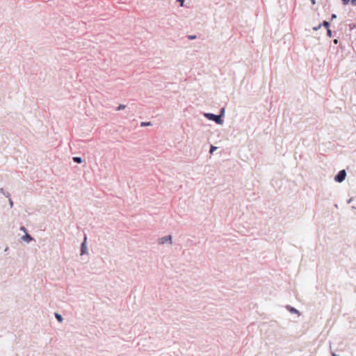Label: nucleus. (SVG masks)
Segmentation results:
<instances>
[{
    "label": "nucleus",
    "instance_id": "f257e3e1",
    "mask_svg": "<svg viewBox=\"0 0 356 356\" xmlns=\"http://www.w3.org/2000/svg\"><path fill=\"white\" fill-rule=\"evenodd\" d=\"M204 116L208 120H213L218 124H222L223 123V120L221 119V115L207 113H204Z\"/></svg>",
    "mask_w": 356,
    "mask_h": 356
},
{
    "label": "nucleus",
    "instance_id": "f03ea898",
    "mask_svg": "<svg viewBox=\"0 0 356 356\" xmlns=\"http://www.w3.org/2000/svg\"><path fill=\"white\" fill-rule=\"evenodd\" d=\"M346 177V172L345 170H340L334 177V181L338 183L343 181Z\"/></svg>",
    "mask_w": 356,
    "mask_h": 356
},
{
    "label": "nucleus",
    "instance_id": "7ed1b4c3",
    "mask_svg": "<svg viewBox=\"0 0 356 356\" xmlns=\"http://www.w3.org/2000/svg\"><path fill=\"white\" fill-rule=\"evenodd\" d=\"M88 253V246H87V236L85 234L83 241L81 245V255H83Z\"/></svg>",
    "mask_w": 356,
    "mask_h": 356
},
{
    "label": "nucleus",
    "instance_id": "20e7f679",
    "mask_svg": "<svg viewBox=\"0 0 356 356\" xmlns=\"http://www.w3.org/2000/svg\"><path fill=\"white\" fill-rule=\"evenodd\" d=\"M158 243L161 245L167 243H169L170 244H171L172 243V236L170 235H167V236H163L161 238H159L158 240Z\"/></svg>",
    "mask_w": 356,
    "mask_h": 356
},
{
    "label": "nucleus",
    "instance_id": "39448f33",
    "mask_svg": "<svg viewBox=\"0 0 356 356\" xmlns=\"http://www.w3.org/2000/svg\"><path fill=\"white\" fill-rule=\"evenodd\" d=\"M286 309L291 314H296L300 316V312L298 309L289 305L286 306Z\"/></svg>",
    "mask_w": 356,
    "mask_h": 356
},
{
    "label": "nucleus",
    "instance_id": "423d86ee",
    "mask_svg": "<svg viewBox=\"0 0 356 356\" xmlns=\"http://www.w3.org/2000/svg\"><path fill=\"white\" fill-rule=\"evenodd\" d=\"M22 239L26 242H30L33 240V237L27 233L22 237Z\"/></svg>",
    "mask_w": 356,
    "mask_h": 356
},
{
    "label": "nucleus",
    "instance_id": "0eeeda50",
    "mask_svg": "<svg viewBox=\"0 0 356 356\" xmlns=\"http://www.w3.org/2000/svg\"><path fill=\"white\" fill-rule=\"evenodd\" d=\"M54 316H55L56 318L58 320V322H60V323L63 322V316L60 314L55 313Z\"/></svg>",
    "mask_w": 356,
    "mask_h": 356
},
{
    "label": "nucleus",
    "instance_id": "6e6552de",
    "mask_svg": "<svg viewBox=\"0 0 356 356\" xmlns=\"http://www.w3.org/2000/svg\"><path fill=\"white\" fill-rule=\"evenodd\" d=\"M73 161L77 163H81L83 162V159L80 156L73 157Z\"/></svg>",
    "mask_w": 356,
    "mask_h": 356
},
{
    "label": "nucleus",
    "instance_id": "1a4fd4ad",
    "mask_svg": "<svg viewBox=\"0 0 356 356\" xmlns=\"http://www.w3.org/2000/svg\"><path fill=\"white\" fill-rule=\"evenodd\" d=\"M0 193H2L6 197H10V193L6 191L3 188H0Z\"/></svg>",
    "mask_w": 356,
    "mask_h": 356
},
{
    "label": "nucleus",
    "instance_id": "9d476101",
    "mask_svg": "<svg viewBox=\"0 0 356 356\" xmlns=\"http://www.w3.org/2000/svg\"><path fill=\"white\" fill-rule=\"evenodd\" d=\"M330 22H327V21H324L323 22V24H321V26H323L324 27H325L327 29H329V27H330Z\"/></svg>",
    "mask_w": 356,
    "mask_h": 356
},
{
    "label": "nucleus",
    "instance_id": "9b49d317",
    "mask_svg": "<svg viewBox=\"0 0 356 356\" xmlns=\"http://www.w3.org/2000/svg\"><path fill=\"white\" fill-rule=\"evenodd\" d=\"M152 123L150 122H142L140 123L141 127H146V126H150Z\"/></svg>",
    "mask_w": 356,
    "mask_h": 356
},
{
    "label": "nucleus",
    "instance_id": "f8f14e48",
    "mask_svg": "<svg viewBox=\"0 0 356 356\" xmlns=\"http://www.w3.org/2000/svg\"><path fill=\"white\" fill-rule=\"evenodd\" d=\"M126 108V105L124 104H120L118 108H116L117 111H121Z\"/></svg>",
    "mask_w": 356,
    "mask_h": 356
},
{
    "label": "nucleus",
    "instance_id": "ddd939ff",
    "mask_svg": "<svg viewBox=\"0 0 356 356\" xmlns=\"http://www.w3.org/2000/svg\"><path fill=\"white\" fill-rule=\"evenodd\" d=\"M216 149H217V147L213 146V145H211L209 152H210L211 154H213V152H214Z\"/></svg>",
    "mask_w": 356,
    "mask_h": 356
},
{
    "label": "nucleus",
    "instance_id": "4468645a",
    "mask_svg": "<svg viewBox=\"0 0 356 356\" xmlns=\"http://www.w3.org/2000/svg\"><path fill=\"white\" fill-rule=\"evenodd\" d=\"M225 115V108H221L220 111V114L218 115H221V118L224 116Z\"/></svg>",
    "mask_w": 356,
    "mask_h": 356
},
{
    "label": "nucleus",
    "instance_id": "2eb2a0df",
    "mask_svg": "<svg viewBox=\"0 0 356 356\" xmlns=\"http://www.w3.org/2000/svg\"><path fill=\"white\" fill-rule=\"evenodd\" d=\"M8 202H9V205H10V207H13V200H12V199H11L10 196L9 197H8Z\"/></svg>",
    "mask_w": 356,
    "mask_h": 356
},
{
    "label": "nucleus",
    "instance_id": "dca6fc26",
    "mask_svg": "<svg viewBox=\"0 0 356 356\" xmlns=\"http://www.w3.org/2000/svg\"><path fill=\"white\" fill-rule=\"evenodd\" d=\"M327 35L329 38L332 37V31L330 29H327Z\"/></svg>",
    "mask_w": 356,
    "mask_h": 356
},
{
    "label": "nucleus",
    "instance_id": "f3484780",
    "mask_svg": "<svg viewBox=\"0 0 356 356\" xmlns=\"http://www.w3.org/2000/svg\"><path fill=\"white\" fill-rule=\"evenodd\" d=\"M321 27V24H318L317 26L313 27L314 31H318Z\"/></svg>",
    "mask_w": 356,
    "mask_h": 356
},
{
    "label": "nucleus",
    "instance_id": "a211bd4d",
    "mask_svg": "<svg viewBox=\"0 0 356 356\" xmlns=\"http://www.w3.org/2000/svg\"><path fill=\"white\" fill-rule=\"evenodd\" d=\"M342 2L344 5L348 4L350 2H351V0H342Z\"/></svg>",
    "mask_w": 356,
    "mask_h": 356
},
{
    "label": "nucleus",
    "instance_id": "6ab92c4d",
    "mask_svg": "<svg viewBox=\"0 0 356 356\" xmlns=\"http://www.w3.org/2000/svg\"><path fill=\"white\" fill-rule=\"evenodd\" d=\"M188 38L189 40H194L196 38V35H188Z\"/></svg>",
    "mask_w": 356,
    "mask_h": 356
},
{
    "label": "nucleus",
    "instance_id": "aec40b11",
    "mask_svg": "<svg viewBox=\"0 0 356 356\" xmlns=\"http://www.w3.org/2000/svg\"><path fill=\"white\" fill-rule=\"evenodd\" d=\"M20 229H21L22 231L24 232H26V229L24 227H22L20 228Z\"/></svg>",
    "mask_w": 356,
    "mask_h": 356
},
{
    "label": "nucleus",
    "instance_id": "412c9836",
    "mask_svg": "<svg viewBox=\"0 0 356 356\" xmlns=\"http://www.w3.org/2000/svg\"><path fill=\"white\" fill-rule=\"evenodd\" d=\"M351 3L353 5H356V0H351Z\"/></svg>",
    "mask_w": 356,
    "mask_h": 356
},
{
    "label": "nucleus",
    "instance_id": "4be33fe9",
    "mask_svg": "<svg viewBox=\"0 0 356 356\" xmlns=\"http://www.w3.org/2000/svg\"><path fill=\"white\" fill-rule=\"evenodd\" d=\"M336 17H337V15L335 14H332V17H331L332 19H334Z\"/></svg>",
    "mask_w": 356,
    "mask_h": 356
},
{
    "label": "nucleus",
    "instance_id": "5701e85b",
    "mask_svg": "<svg viewBox=\"0 0 356 356\" xmlns=\"http://www.w3.org/2000/svg\"><path fill=\"white\" fill-rule=\"evenodd\" d=\"M334 44H337L338 43V40L337 39L334 40Z\"/></svg>",
    "mask_w": 356,
    "mask_h": 356
},
{
    "label": "nucleus",
    "instance_id": "b1692460",
    "mask_svg": "<svg viewBox=\"0 0 356 356\" xmlns=\"http://www.w3.org/2000/svg\"><path fill=\"white\" fill-rule=\"evenodd\" d=\"M178 1H180L181 3V5L183 6V3H184V0H178Z\"/></svg>",
    "mask_w": 356,
    "mask_h": 356
},
{
    "label": "nucleus",
    "instance_id": "393cba45",
    "mask_svg": "<svg viewBox=\"0 0 356 356\" xmlns=\"http://www.w3.org/2000/svg\"><path fill=\"white\" fill-rule=\"evenodd\" d=\"M311 1H312V4H315V3H316L315 0H311Z\"/></svg>",
    "mask_w": 356,
    "mask_h": 356
},
{
    "label": "nucleus",
    "instance_id": "a878e982",
    "mask_svg": "<svg viewBox=\"0 0 356 356\" xmlns=\"http://www.w3.org/2000/svg\"><path fill=\"white\" fill-rule=\"evenodd\" d=\"M351 201H352V198H350V199H349V200H348V204H349V203H350V202H351Z\"/></svg>",
    "mask_w": 356,
    "mask_h": 356
},
{
    "label": "nucleus",
    "instance_id": "bb28decb",
    "mask_svg": "<svg viewBox=\"0 0 356 356\" xmlns=\"http://www.w3.org/2000/svg\"><path fill=\"white\" fill-rule=\"evenodd\" d=\"M332 356H337V354H335V353H332Z\"/></svg>",
    "mask_w": 356,
    "mask_h": 356
},
{
    "label": "nucleus",
    "instance_id": "cd10ccee",
    "mask_svg": "<svg viewBox=\"0 0 356 356\" xmlns=\"http://www.w3.org/2000/svg\"><path fill=\"white\" fill-rule=\"evenodd\" d=\"M8 250V248H6V249L4 250L5 252H7V250Z\"/></svg>",
    "mask_w": 356,
    "mask_h": 356
}]
</instances>
